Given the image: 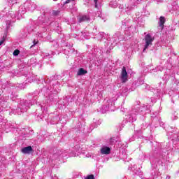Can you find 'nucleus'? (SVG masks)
<instances>
[{
	"label": "nucleus",
	"instance_id": "nucleus-1",
	"mask_svg": "<svg viewBox=\"0 0 179 179\" xmlns=\"http://www.w3.org/2000/svg\"><path fill=\"white\" fill-rule=\"evenodd\" d=\"M149 113V106H141L139 104H136L131 108V110L129 114V118L127 121L129 122H134V121H136V115L141 114V115H144Z\"/></svg>",
	"mask_w": 179,
	"mask_h": 179
},
{
	"label": "nucleus",
	"instance_id": "nucleus-2",
	"mask_svg": "<svg viewBox=\"0 0 179 179\" xmlns=\"http://www.w3.org/2000/svg\"><path fill=\"white\" fill-rule=\"evenodd\" d=\"M165 66L166 68V71L165 72V74L163 77V80H165V82H167L168 80H174V79L176 78L174 77V75H176V71H174V69H169L171 66V64H170V63H167L165 64Z\"/></svg>",
	"mask_w": 179,
	"mask_h": 179
},
{
	"label": "nucleus",
	"instance_id": "nucleus-3",
	"mask_svg": "<svg viewBox=\"0 0 179 179\" xmlns=\"http://www.w3.org/2000/svg\"><path fill=\"white\" fill-rule=\"evenodd\" d=\"M25 10H23V7H19L18 11L17 12V14H15V12L10 11L8 15H7L8 19L10 17L11 19H20L21 17H23V15H24Z\"/></svg>",
	"mask_w": 179,
	"mask_h": 179
},
{
	"label": "nucleus",
	"instance_id": "nucleus-4",
	"mask_svg": "<svg viewBox=\"0 0 179 179\" xmlns=\"http://www.w3.org/2000/svg\"><path fill=\"white\" fill-rule=\"evenodd\" d=\"M144 41L145 43L144 49L143 50V52H145L149 47H152L153 45V41H155V38L152 37V35L150 34H148L145 35L144 38Z\"/></svg>",
	"mask_w": 179,
	"mask_h": 179
},
{
	"label": "nucleus",
	"instance_id": "nucleus-5",
	"mask_svg": "<svg viewBox=\"0 0 179 179\" xmlns=\"http://www.w3.org/2000/svg\"><path fill=\"white\" fill-rule=\"evenodd\" d=\"M23 10H29V12H33V10H35V9L37 8V4L31 2V1H27L24 3V8L23 6H21Z\"/></svg>",
	"mask_w": 179,
	"mask_h": 179
},
{
	"label": "nucleus",
	"instance_id": "nucleus-6",
	"mask_svg": "<svg viewBox=\"0 0 179 179\" xmlns=\"http://www.w3.org/2000/svg\"><path fill=\"white\" fill-rule=\"evenodd\" d=\"M20 108H22V111H27L30 106H31V101L23 100L20 101V103L18 104Z\"/></svg>",
	"mask_w": 179,
	"mask_h": 179
},
{
	"label": "nucleus",
	"instance_id": "nucleus-7",
	"mask_svg": "<svg viewBox=\"0 0 179 179\" xmlns=\"http://www.w3.org/2000/svg\"><path fill=\"white\" fill-rule=\"evenodd\" d=\"M142 2H143V0H136V1L130 0L129 2V6H127V9L129 10H132V9H135V6H136V5H139V3H142Z\"/></svg>",
	"mask_w": 179,
	"mask_h": 179
},
{
	"label": "nucleus",
	"instance_id": "nucleus-8",
	"mask_svg": "<svg viewBox=\"0 0 179 179\" xmlns=\"http://www.w3.org/2000/svg\"><path fill=\"white\" fill-rule=\"evenodd\" d=\"M120 79L122 83H125L128 81V72H127L125 66L122 69Z\"/></svg>",
	"mask_w": 179,
	"mask_h": 179
},
{
	"label": "nucleus",
	"instance_id": "nucleus-9",
	"mask_svg": "<svg viewBox=\"0 0 179 179\" xmlns=\"http://www.w3.org/2000/svg\"><path fill=\"white\" fill-rule=\"evenodd\" d=\"M64 151L55 148L53 150V153L52 156H50V157L52 158V160H57V159H58V157H59L61 155H64Z\"/></svg>",
	"mask_w": 179,
	"mask_h": 179
},
{
	"label": "nucleus",
	"instance_id": "nucleus-10",
	"mask_svg": "<svg viewBox=\"0 0 179 179\" xmlns=\"http://www.w3.org/2000/svg\"><path fill=\"white\" fill-rule=\"evenodd\" d=\"M124 39V35L121 34V31H117L112 38V41L113 43H117V41H121Z\"/></svg>",
	"mask_w": 179,
	"mask_h": 179
},
{
	"label": "nucleus",
	"instance_id": "nucleus-11",
	"mask_svg": "<svg viewBox=\"0 0 179 179\" xmlns=\"http://www.w3.org/2000/svg\"><path fill=\"white\" fill-rule=\"evenodd\" d=\"M131 20L130 19H125L122 22V27H125V34L128 33V29H131Z\"/></svg>",
	"mask_w": 179,
	"mask_h": 179
},
{
	"label": "nucleus",
	"instance_id": "nucleus-12",
	"mask_svg": "<svg viewBox=\"0 0 179 179\" xmlns=\"http://www.w3.org/2000/svg\"><path fill=\"white\" fill-rule=\"evenodd\" d=\"M155 116H152V123L155 124L156 122L157 124H159L160 127H163L164 124H163V122H162L160 118L157 117V112H155Z\"/></svg>",
	"mask_w": 179,
	"mask_h": 179
},
{
	"label": "nucleus",
	"instance_id": "nucleus-13",
	"mask_svg": "<svg viewBox=\"0 0 179 179\" xmlns=\"http://www.w3.org/2000/svg\"><path fill=\"white\" fill-rule=\"evenodd\" d=\"M22 153L24 155H30L33 152V148L30 145L24 147L21 150Z\"/></svg>",
	"mask_w": 179,
	"mask_h": 179
},
{
	"label": "nucleus",
	"instance_id": "nucleus-14",
	"mask_svg": "<svg viewBox=\"0 0 179 179\" xmlns=\"http://www.w3.org/2000/svg\"><path fill=\"white\" fill-rule=\"evenodd\" d=\"M101 153L102 155H110L111 153V148L110 147L103 146L101 148Z\"/></svg>",
	"mask_w": 179,
	"mask_h": 179
},
{
	"label": "nucleus",
	"instance_id": "nucleus-15",
	"mask_svg": "<svg viewBox=\"0 0 179 179\" xmlns=\"http://www.w3.org/2000/svg\"><path fill=\"white\" fill-rule=\"evenodd\" d=\"M171 134H173V135H171V139L173 142H178L179 141V134L178 133L176 132V131L172 130L171 131Z\"/></svg>",
	"mask_w": 179,
	"mask_h": 179
},
{
	"label": "nucleus",
	"instance_id": "nucleus-16",
	"mask_svg": "<svg viewBox=\"0 0 179 179\" xmlns=\"http://www.w3.org/2000/svg\"><path fill=\"white\" fill-rule=\"evenodd\" d=\"M164 23H166V18L163 16L159 17V27L161 30L164 28Z\"/></svg>",
	"mask_w": 179,
	"mask_h": 179
},
{
	"label": "nucleus",
	"instance_id": "nucleus-17",
	"mask_svg": "<svg viewBox=\"0 0 179 179\" xmlns=\"http://www.w3.org/2000/svg\"><path fill=\"white\" fill-rule=\"evenodd\" d=\"M13 111L14 114H17V115H22L23 113H26V111H23V109H22L19 105H17V108Z\"/></svg>",
	"mask_w": 179,
	"mask_h": 179
},
{
	"label": "nucleus",
	"instance_id": "nucleus-18",
	"mask_svg": "<svg viewBox=\"0 0 179 179\" xmlns=\"http://www.w3.org/2000/svg\"><path fill=\"white\" fill-rule=\"evenodd\" d=\"M111 101H107L108 104L103 105L102 106V113L103 114L107 113V111H109L110 110V103Z\"/></svg>",
	"mask_w": 179,
	"mask_h": 179
},
{
	"label": "nucleus",
	"instance_id": "nucleus-19",
	"mask_svg": "<svg viewBox=\"0 0 179 179\" xmlns=\"http://www.w3.org/2000/svg\"><path fill=\"white\" fill-rule=\"evenodd\" d=\"M87 73V70L83 69V68H80L77 72V76H83Z\"/></svg>",
	"mask_w": 179,
	"mask_h": 179
},
{
	"label": "nucleus",
	"instance_id": "nucleus-20",
	"mask_svg": "<svg viewBox=\"0 0 179 179\" xmlns=\"http://www.w3.org/2000/svg\"><path fill=\"white\" fill-rule=\"evenodd\" d=\"M90 18L87 15H82L79 17L78 22L79 23H82V22H89Z\"/></svg>",
	"mask_w": 179,
	"mask_h": 179
},
{
	"label": "nucleus",
	"instance_id": "nucleus-21",
	"mask_svg": "<svg viewBox=\"0 0 179 179\" xmlns=\"http://www.w3.org/2000/svg\"><path fill=\"white\" fill-rule=\"evenodd\" d=\"M96 38L99 41H102V40L106 38V34H104V32H100L99 34H96Z\"/></svg>",
	"mask_w": 179,
	"mask_h": 179
},
{
	"label": "nucleus",
	"instance_id": "nucleus-22",
	"mask_svg": "<svg viewBox=\"0 0 179 179\" xmlns=\"http://www.w3.org/2000/svg\"><path fill=\"white\" fill-rule=\"evenodd\" d=\"M109 6H110V8H117V6H118L117 2L115 1H110Z\"/></svg>",
	"mask_w": 179,
	"mask_h": 179
},
{
	"label": "nucleus",
	"instance_id": "nucleus-23",
	"mask_svg": "<svg viewBox=\"0 0 179 179\" xmlns=\"http://www.w3.org/2000/svg\"><path fill=\"white\" fill-rule=\"evenodd\" d=\"M19 54H20V50L17 49L14 50L13 55H14V57H17Z\"/></svg>",
	"mask_w": 179,
	"mask_h": 179
},
{
	"label": "nucleus",
	"instance_id": "nucleus-24",
	"mask_svg": "<svg viewBox=\"0 0 179 179\" xmlns=\"http://www.w3.org/2000/svg\"><path fill=\"white\" fill-rule=\"evenodd\" d=\"M10 20H8L6 21V30H8L9 27H10Z\"/></svg>",
	"mask_w": 179,
	"mask_h": 179
},
{
	"label": "nucleus",
	"instance_id": "nucleus-25",
	"mask_svg": "<svg viewBox=\"0 0 179 179\" xmlns=\"http://www.w3.org/2000/svg\"><path fill=\"white\" fill-rule=\"evenodd\" d=\"M66 48L64 49L65 51H68V50H70L72 52V50H71V43H66Z\"/></svg>",
	"mask_w": 179,
	"mask_h": 179
},
{
	"label": "nucleus",
	"instance_id": "nucleus-26",
	"mask_svg": "<svg viewBox=\"0 0 179 179\" xmlns=\"http://www.w3.org/2000/svg\"><path fill=\"white\" fill-rule=\"evenodd\" d=\"M36 44H38V41L34 39V40L33 41V45L30 47V48H33V47H34V45H36Z\"/></svg>",
	"mask_w": 179,
	"mask_h": 179
},
{
	"label": "nucleus",
	"instance_id": "nucleus-27",
	"mask_svg": "<svg viewBox=\"0 0 179 179\" xmlns=\"http://www.w3.org/2000/svg\"><path fill=\"white\" fill-rule=\"evenodd\" d=\"M152 71L154 72H156L157 71H160L162 72L163 71V68L159 66V67L156 68L155 69H153Z\"/></svg>",
	"mask_w": 179,
	"mask_h": 179
},
{
	"label": "nucleus",
	"instance_id": "nucleus-28",
	"mask_svg": "<svg viewBox=\"0 0 179 179\" xmlns=\"http://www.w3.org/2000/svg\"><path fill=\"white\" fill-rule=\"evenodd\" d=\"M177 115H178V114L176 113H175L173 116L172 117L173 121H176V120H177L178 118V117H177Z\"/></svg>",
	"mask_w": 179,
	"mask_h": 179
},
{
	"label": "nucleus",
	"instance_id": "nucleus-29",
	"mask_svg": "<svg viewBox=\"0 0 179 179\" xmlns=\"http://www.w3.org/2000/svg\"><path fill=\"white\" fill-rule=\"evenodd\" d=\"M59 13V11L58 10H53L52 11V15L53 16H57V15Z\"/></svg>",
	"mask_w": 179,
	"mask_h": 179
},
{
	"label": "nucleus",
	"instance_id": "nucleus-30",
	"mask_svg": "<svg viewBox=\"0 0 179 179\" xmlns=\"http://www.w3.org/2000/svg\"><path fill=\"white\" fill-rule=\"evenodd\" d=\"M141 173L142 171H141V169H138L136 171H135V174H136V176H141Z\"/></svg>",
	"mask_w": 179,
	"mask_h": 179
},
{
	"label": "nucleus",
	"instance_id": "nucleus-31",
	"mask_svg": "<svg viewBox=\"0 0 179 179\" xmlns=\"http://www.w3.org/2000/svg\"><path fill=\"white\" fill-rule=\"evenodd\" d=\"M85 179H94V175H89L86 177Z\"/></svg>",
	"mask_w": 179,
	"mask_h": 179
},
{
	"label": "nucleus",
	"instance_id": "nucleus-32",
	"mask_svg": "<svg viewBox=\"0 0 179 179\" xmlns=\"http://www.w3.org/2000/svg\"><path fill=\"white\" fill-rule=\"evenodd\" d=\"M71 2L73 3V0H66V1L64 3V5H66V3H69Z\"/></svg>",
	"mask_w": 179,
	"mask_h": 179
},
{
	"label": "nucleus",
	"instance_id": "nucleus-33",
	"mask_svg": "<svg viewBox=\"0 0 179 179\" xmlns=\"http://www.w3.org/2000/svg\"><path fill=\"white\" fill-rule=\"evenodd\" d=\"M127 92H128V88H124V89L122 90V94H125L127 93Z\"/></svg>",
	"mask_w": 179,
	"mask_h": 179
},
{
	"label": "nucleus",
	"instance_id": "nucleus-34",
	"mask_svg": "<svg viewBox=\"0 0 179 179\" xmlns=\"http://www.w3.org/2000/svg\"><path fill=\"white\" fill-rule=\"evenodd\" d=\"M94 2L95 3V8H96V9H97V8H99V6L97 5L99 0H94Z\"/></svg>",
	"mask_w": 179,
	"mask_h": 179
},
{
	"label": "nucleus",
	"instance_id": "nucleus-35",
	"mask_svg": "<svg viewBox=\"0 0 179 179\" xmlns=\"http://www.w3.org/2000/svg\"><path fill=\"white\" fill-rule=\"evenodd\" d=\"M152 178H153V179L157 178V176H156V173H154V174H153V173H152Z\"/></svg>",
	"mask_w": 179,
	"mask_h": 179
},
{
	"label": "nucleus",
	"instance_id": "nucleus-36",
	"mask_svg": "<svg viewBox=\"0 0 179 179\" xmlns=\"http://www.w3.org/2000/svg\"><path fill=\"white\" fill-rule=\"evenodd\" d=\"M96 16H98L99 17H101V11H98Z\"/></svg>",
	"mask_w": 179,
	"mask_h": 179
},
{
	"label": "nucleus",
	"instance_id": "nucleus-37",
	"mask_svg": "<svg viewBox=\"0 0 179 179\" xmlns=\"http://www.w3.org/2000/svg\"><path fill=\"white\" fill-rule=\"evenodd\" d=\"M55 54V52H52L51 53H48V55H46V57H50V55H54Z\"/></svg>",
	"mask_w": 179,
	"mask_h": 179
},
{
	"label": "nucleus",
	"instance_id": "nucleus-38",
	"mask_svg": "<svg viewBox=\"0 0 179 179\" xmlns=\"http://www.w3.org/2000/svg\"><path fill=\"white\" fill-rule=\"evenodd\" d=\"M3 43V41H0V45H2Z\"/></svg>",
	"mask_w": 179,
	"mask_h": 179
},
{
	"label": "nucleus",
	"instance_id": "nucleus-39",
	"mask_svg": "<svg viewBox=\"0 0 179 179\" xmlns=\"http://www.w3.org/2000/svg\"><path fill=\"white\" fill-rule=\"evenodd\" d=\"M3 38H6V34H4V35H3Z\"/></svg>",
	"mask_w": 179,
	"mask_h": 179
},
{
	"label": "nucleus",
	"instance_id": "nucleus-40",
	"mask_svg": "<svg viewBox=\"0 0 179 179\" xmlns=\"http://www.w3.org/2000/svg\"><path fill=\"white\" fill-rule=\"evenodd\" d=\"M95 30H97V28H95V29H93V31H94V34L95 33L94 31H95Z\"/></svg>",
	"mask_w": 179,
	"mask_h": 179
},
{
	"label": "nucleus",
	"instance_id": "nucleus-41",
	"mask_svg": "<svg viewBox=\"0 0 179 179\" xmlns=\"http://www.w3.org/2000/svg\"><path fill=\"white\" fill-rule=\"evenodd\" d=\"M31 61H34V59H31Z\"/></svg>",
	"mask_w": 179,
	"mask_h": 179
},
{
	"label": "nucleus",
	"instance_id": "nucleus-42",
	"mask_svg": "<svg viewBox=\"0 0 179 179\" xmlns=\"http://www.w3.org/2000/svg\"><path fill=\"white\" fill-rule=\"evenodd\" d=\"M2 104V101H0V105Z\"/></svg>",
	"mask_w": 179,
	"mask_h": 179
},
{
	"label": "nucleus",
	"instance_id": "nucleus-43",
	"mask_svg": "<svg viewBox=\"0 0 179 179\" xmlns=\"http://www.w3.org/2000/svg\"><path fill=\"white\" fill-rule=\"evenodd\" d=\"M132 170H133V171H135V169H134V168H132Z\"/></svg>",
	"mask_w": 179,
	"mask_h": 179
},
{
	"label": "nucleus",
	"instance_id": "nucleus-44",
	"mask_svg": "<svg viewBox=\"0 0 179 179\" xmlns=\"http://www.w3.org/2000/svg\"><path fill=\"white\" fill-rule=\"evenodd\" d=\"M11 128H15V126L11 127Z\"/></svg>",
	"mask_w": 179,
	"mask_h": 179
},
{
	"label": "nucleus",
	"instance_id": "nucleus-45",
	"mask_svg": "<svg viewBox=\"0 0 179 179\" xmlns=\"http://www.w3.org/2000/svg\"><path fill=\"white\" fill-rule=\"evenodd\" d=\"M141 177V178H142V176H140ZM140 177H138V178H140Z\"/></svg>",
	"mask_w": 179,
	"mask_h": 179
},
{
	"label": "nucleus",
	"instance_id": "nucleus-46",
	"mask_svg": "<svg viewBox=\"0 0 179 179\" xmlns=\"http://www.w3.org/2000/svg\"><path fill=\"white\" fill-rule=\"evenodd\" d=\"M110 103H111V106L113 105V102H110Z\"/></svg>",
	"mask_w": 179,
	"mask_h": 179
},
{
	"label": "nucleus",
	"instance_id": "nucleus-47",
	"mask_svg": "<svg viewBox=\"0 0 179 179\" xmlns=\"http://www.w3.org/2000/svg\"><path fill=\"white\" fill-rule=\"evenodd\" d=\"M70 156H75V155H72L70 154Z\"/></svg>",
	"mask_w": 179,
	"mask_h": 179
},
{
	"label": "nucleus",
	"instance_id": "nucleus-48",
	"mask_svg": "<svg viewBox=\"0 0 179 179\" xmlns=\"http://www.w3.org/2000/svg\"><path fill=\"white\" fill-rule=\"evenodd\" d=\"M157 90V92H159V90Z\"/></svg>",
	"mask_w": 179,
	"mask_h": 179
},
{
	"label": "nucleus",
	"instance_id": "nucleus-49",
	"mask_svg": "<svg viewBox=\"0 0 179 179\" xmlns=\"http://www.w3.org/2000/svg\"><path fill=\"white\" fill-rule=\"evenodd\" d=\"M155 127H157V124H156V126Z\"/></svg>",
	"mask_w": 179,
	"mask_h": 179
},
{
	"label": "nucleus",
	"instance_id": "nucleus-50",
	"mask_svg": "<svg viewBox=\"0 0 179 179\" xmlns=\"http://www.w3.org/2000/svg\"><path fill=\"white\" fill-rule=\"evenodd\" d=\"M157 1H159V0H157Z\"/></svg>",
	"mask_w": 179,
	"mask_h": 179
}]
</instances>
